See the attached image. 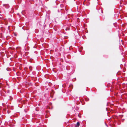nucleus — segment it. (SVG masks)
<instances>
[{"instance_id": "obj_9", "label": "nucleus", "mask_w": 127, "mask_h": 127, "mask_svg": "<svg viewBox=\"0 0 127 127\" xmlns=\"http://www.w3.org/2000/svg\"><path fill=\"white\" fill-rule=\"evenodd\" d=\"M72 85H70V87H72Z\"/></svg>"}, {"instance_id": "obj_8", "label": "nucleus", "mask_w": 127, "mask_h": 127, "mask_svg": "<svg viewBox=\"0 0 127 127\" xmlns=\"http://www.w3.org/2000/svg\"><path fill=\"white\" fill-rule=\"evenodd\" d=\"M50 11H48V13H50Z\"/></svg>"}, {"instance_id": "obj_5", "label": "nucleus", "mask_w": 127, "mask_h": 127, "mask_svg": "<svg viewBox=\"0 0 127 127\" xmlns=\"http://www.w3.org/2000/svg\"><path fill=\"white\" fill-rule=\"evenodd\" d=\"M78 117H80V118L81 117L79 115V114H78Z\"/></svg>"}, {"instance_id": "obj_6", "label": "nucleus", "mask_w": 127, "mask_h": 127, "mask_svg": "<svg viewBox=\"0 0 127 127\" xmlns=\"http://www.w3.org/2000/svg\"><path fill=\"white\" fill-rule=\"evenodd\" d=\"M78 108H76V110H77L78 109Z\"/></svg>"}, {"instance_id": "obj_4", "label": "nucleus", "mask_w": 127, "mask_h": 127, "mask_svg": "<svg viewBox=\"0 0 127 127\" xmlns=\"http://www.w3.org/2000/svg\"><path fill=\"white\" fill-rule=\"evenodd\" d=\"M3 91H4V92H5V93H6V92H5V91H3L2 90V91H0V93H1V94H2V93H3Z\"/></svg>"}, {"instance_id": "obj_3", "label": "nucleus", "mask_w": 127, "mask_h": 127, "mask_svg": "<svg viewBox=\"0 0 127 127\" xmlns=\"http://www.w3.org/2000/svg\"><path fill=\"white\" fill-rule=\"evenodd\" d=\"M89 99L88 98H86L85 99V100L86 101H89Z\"/></svg>"}, {"instance_id": "obj_10", "label": "nucleus", "mask_w": 127, "mask_h": 127, "mask_svg": "<svg viewBox=\"0 0 127 127\" xmlns=\"http://www.w3.org/2000/svg\"><path fill=\"white\" fill-rule=\"evenodd\" d=\"M100 10V11H101V12L102 13V12L101 10Z\"/></svg>"}, {"instance_id": "obj_2", "label": "nucleus", "mask_w": 127, "mask_h": 127, "mask_svg": "<svg viewBox=\"0 0 127 127\" xmlns=\"http://www.w3.org/2000/svg\"><path fill=\"white\" fill-rule=\"evenodd\" d=\"M3 85L1 83H0V88L1 87L3 86Z\"/></svg>"}, {"instance_id": "obj_1", "label": "nucleus", "mask_w": 127, "mask_h": 127, "mask_svg": "<svg viewBox=\"0 0 127 127\" xmlns=\"http://www.w3.org/2000/svg\"><path fill=\"white\" fill-rule=\"evenodd\" d=\"M80 125V123L79 122H77L76 124V126H79Z\"/></svg>"}, {"instance_id": "obj_11", "label": "nucleus", "mask_w": 127, "mask_h": 127, "mask_svg": "<svg viewBox=\"0 0 127 127\" xmlns=\"http://www.w3.org/2000/svg\"><path fill=\"white\" fill-rule=\"evenodd\" d=\"M79 19V18H77V20H78V19Z\"/></svg>"}, {"instance_id": "obj_7", "label": "nucleus", "mask_w": 127, "mask_h": 127, "mask_svg": "<svg viewBox=\"0 0 127 127\" xmlns=\"http://www.w3.org/2000/svg\"><path fill=\"white\" fill-rule=\"evenodd\" d=\"M105 125H106V126L107 127V124H106L105 123Z\"/></svg>"}]
</instances>
